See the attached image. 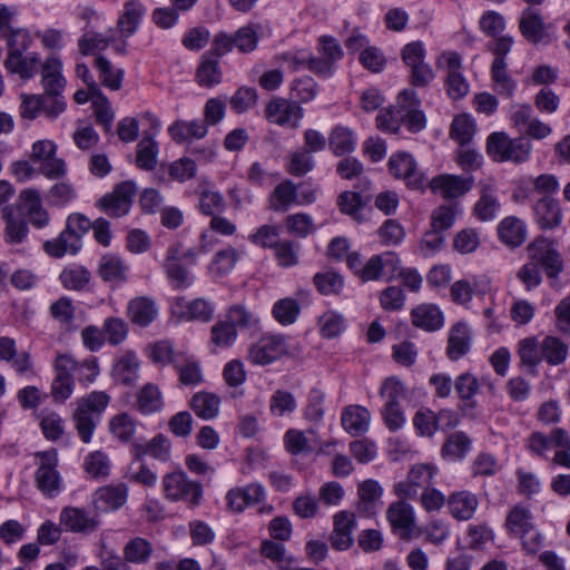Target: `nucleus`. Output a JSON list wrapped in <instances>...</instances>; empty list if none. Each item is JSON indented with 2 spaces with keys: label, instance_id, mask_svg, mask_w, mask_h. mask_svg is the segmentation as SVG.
Wrapping results in <instances>:
<instances>
[{
  "label": "nucleus",
  "instance_id": "obj_1",
  "mask_svg": "<svg viewBox=\"0 0 570 570\" xmlns=\"http://www.w3.org/2000/svg\"><path fill=\"white\" fill-rule=\"evenodd\" d=\"M109 402L110 396L104 391H92L75 402L76 407L72 419L82 442H90L100 416Z\"/></svg>",
  "mask_w": 570,
  "mask_h": 570
},
{
  "label": "nucleus",
  "instance_id": "obj_2",
  "mask_svg": "<svg viewBox=\"0 0 570 570\" xmlns=\"http://www.w3.org/2000/svg\"><path fill=\"white\" fill-rule=\"evenodd\" d=\"M91 229V222L80 213L70 214L65 229L58 237L43 244L45 252L53 258H61L67 254L75 255L81 248V238Z\"/></svg>",
  "mask_w": 570,
  "mask_h": 570
},
{
  "label": "nucleus",
  "instance_id": "obj_3",
  "mask_svg": "<svg viewBox=\"0 0 570 570\" xmlns=\"http://www.w3.org/2000/svg\"><path fill=\"white\" fill-rule=\"evenodd\" d=\"M487 149L495 161L522 164L529 160L532 144L522 136L511 139L505 132H493L488 137Z\"/></svg>",
  "mask_w": 570,
  "mask_h": 570
},
{
  "label": "nucleus",
  "instance_id": "obj_4",
  "mask_svg": "<svg viewBox=\"0 0 570 570\" xmlns=\"http://www.w3.org/2000/svg\"><path fill=\"white\" fill-rule=\"evenodd\" d=\"M161 484L167 500L173 502L185 501L193 508L199 505L203 487L199 482L190 480L184 471L177 470L166 473L163 476Z\"/></svg>",
  "mask_w": 570,
  "mask_h": 570
},
{
  "label": "nucleus",
  "instance_id": "obj_5",
  "mask_svg": "<svg viewBox=\"0 0 570 570\" xmlns=\"http://www.w3.org/2000/svg\"><path fill=\"white\" fill-rule=\"evenodd\" d=\"M37 470L35 484L47 498L58 495L61 490V476L58 471V453L55 449L37 452L35 454Z\"/></svg>",
  "mask_w": 570,
  "mask_h": 570
},
{
  "label": "nucleus",
  "instance_id": "obj_6",
  "mask_svg": "<svg viewBox=\"0 0 570 570\" xmlns=\"http://www.w3.org/2000/svg\"><path fill=\"white\" fill-rule=\"evenodd\" d=\"M530 262L541 266L549 278H557L563 269V261L553 242L538 237L527 247Z\"/></svg>",
  "mask_w": 570,
  "mask_h": 570
},
{
  "label": "nucleus",
  "instance_id": "obj_7",
  "mask_svg": "<svg viewBox=\"0 0 570 570\" xmlns=\"http://www.w3.org/2000/svg\"><path fill=\"white\" fill-rule=\"evenodd\" d=\"M436 66L448 71L445 86L448 95L454 99H461L469 92V82L461 72L462 58L455 51L442 52L436 59Z\"/></svg>",
  "mask_w": 570,
  "mask_h": 570
},
{
  "label": "nucleus",
  "instance_id": "obj_8",
  "mask_svg": "<svg viewBox=\"0 0 570 570\" xmlns=\"http://www.w3.org/2000/svg\"><path fill=\"white\" fill-rule=\"evenodd\" d=\"M288 353V344L283 335H265L253 343L248 350V360L265 366Z\"/></svg>",
  "mask_w": 570,
  "mask_h": 570
},
{
  "label": "nucleus",
  "instance_id": "obj_9",
  "mask_svg": "<svg viewBox=\"0 0 570 570\" xmlns=\"http://www.w3.org/2000/svg\"><path fill=\"white\" fill-rule=\"evenodd\" d=\"M137 191L131 180L118 184L115 189L98 200L99 208L114 218L125 216L129 213L132 197Z\"/></svg>",
  "mask_w": 570,
  "mask_h": 570
},
{
  "label": "nucleus",
  "instance_id": "obj_10",
  "mask_svg": "<svg viewBox=\"0 0 570 570\" xmlns=\"http://www.w3.org/2000/svg\"><path fill=\"white\" fill-rule=\"evenodd\" d=\"M265 498V488L259 482L232 488L225 495L227 509L233 513H242L248 507L259 504Z\"/></svg>",
  "mask_w": 570,
  "mask_h": 570
},
{
  "label": "nucleus",
  "instance_id": "obj_11",
  "mask_svg": "<svg viewBox=\"0 0 570 570\" xmlns=\"http://www.w3.org/2000/svg\"><path fill=\"white\" fill-rule=\"evenodd\" d=\"M265 116L272 124L297 128L304 116V110L297 101L287 100L285 98H274L267 104Z\"/></svg>",
  "mask_w": 570,
  "mask_h": 570
},
{
  "label": "nucleus",
  "instance_id": "obj_12",
  "mask_svg": "<svg viewBox=\"0 0 570 570\" xmlns=\"http://www.w3.org/2000/svg\"><path fill=\"white\" fill-rule=\"evenodd\" d=\"M70 354H57L53 362L56 376L51 383V395L56 402L63 403L68 400L75 387V379L70 374L73 370Z\"/></svg>",
  "mask_w": 570,
  "mask_h": 570
},
{
  "label": "nucleus",
  "instance_id": "obj_13",
  "mask_svg": "<svg viewBox=\"0 0 570 570\" xmlns=\"http://www.w3.org/2000/svg\"><path fill=\"white\" fill-rule=\"evenodd\" d=\"M181 248L179 242L171 244L163 263L165 274L176 289H185L194 283V276L181 265Z\"/></svg>",
  "mask_w": 570,
  "mask_h": 570
},
{
  "label": "nucleus",
  "instance_id": "obj_14",
  "mask_svg": "<svg viewBox=\"0 0 570 570\" xmlns=\"http://www.w3.org/2000/svg\"><path fill=\"white\" fill-rule=\"evenodd\" d=\"M389 167L391 174L395 178L404 179L409 187L414 189L423 187L425 176L417 170L416 163L411 154L403 151L392 155L389 160Z\"/></svg>",
  "mask_w": 570,
  "mask_h": 570
},
{
  "label": "nucleus",
  "instance_id": "obj_15",
  "mask_svg": "<svg viewBox=\"0 0 570 570\" xmlns=\"http://www.w3.org/2000/svg\"><path fill=\"white\" fill-rule=\"evenodd\" d=\"M387 521L392 530L403 540H409L415 524L414 509L403 500L390 504L386 511Z\"/></svg>",
  "mask_w": 570,
  "mask_h": 570
},
{
  "label": "nucleus",
  "instance_id": "obj_16",
  "mask_svg": "<svg viewBox=\"0 0 570 570\" xmlns=\"http://www.w3.org/2000/svg\"><path fill=\"white\" fill-rule=\"evenodd\" d=\"M519 30L525 40L533 45H549L551 37L540 12L532 8L522 11L519 20Z\"/></svg>",
  "mask_w": 570,
  "mask_h": 570
},
{
  "label": "nucleus",
  "instance_id": "obj_17",
  "mask_svg": "<svg viewBox=\"0 0 570 570\" xmlns=\"http://www.w3.org/2000/svg\"><path fill=\"white\" fill-rule=\"evenodd\" d=\"M334 529L330 541L332 547L338 551L347 550L354 542L353 531L356 529V518L353 512L340 511L333 517Z\"/></svg>",
  "mask_w": 570,
  "mask_h": 570
},
{
  "label": "nucleus",
  "instance_id": "obj_18",
  "mask_svg": "<svg viewBox=\"0 0 570 570\" xmlns=\"http://www.w3.org/2000/svg\"><path fill=\"white\" fill-rule=\"evenodd\" d=\"M504 528L510 535L519 539L532 533L535 525L530 507L525 503L513 505L507 514Z\"/></svg>",
  "mask_w": 570,
  "mask_h": 570
},
{
  "label": "nucleus",
  "instance_id": "obj_19",
  "mask_svg": "<svg viewBox=\"0 0 570 570\" xmlns=\"http://www.w3.org/2000/svg\"><path fill=\"white\" fill-rule=\"evenodd\" d=\"M429 185L433 193H439L445 199H452L471 190L473 178L445 174L434 177Z\"/></svg>",
  "mask_w": 570,
  "mask_h": 570
},
{
  "label": "nucleus",
  "instance_id": "obj_20",
  "mask_svg": "<svg viewBox=\"0 0 570 570\" xmlns=\"http://www.w3.org/2000/svg\"><path fill=\"white\" fill-rule=\"evenodd\" d=\"M128 499V487L125 483L108 484L97 489L92 494V503L97 510L115 511L125 505Z\"/></svg>",
  "mask_w": 570,
  "mask_h": 570
},
{
  "label": "nucleus",
  "instance_id": "obj_21",
  "mask_svg": "<svg viewBox=\"0 0 570 570\" xmlns=\"http://www.w3.org/2000/svg\"><path fill=\"white\" fill-rule=\"evenodd\" d=\"M451 411H440L435 414L431 410L417 411L413 417V424L422 436H432L439 429L451 428L456 424L452 422Z\"/></svg>",
  "mask_w": 570,
  "mask_h": 570
},
{
  "label": "nucleus",
  "instance_id": "obj_22",
  "mask_svg": "<svg viewBox=\"0 0 570 570\" xmlns=\"http://www.w3.org/2000/svg\"><path fill=\"white\" fill-rule=\"evenodd\" d=\"M18 207L29 217L36 228H42L49 223V214L41 205L39 191L32 188L23 189L19 195Z\"/></svg>",
  "mask_w": 570,
  "mask_h": 570
},
{
  "label": "nucleus",
  "instance_id": "obj_23",
  "mask_svg": "<svg viewBox=\"0 0 570 570\" xmlns=\"http://www.w3.org/2000/svg\"><path fill=\"white\" fill-rule=\"evenodd\" d=\"M534 219L541 229H554L563 218L560 204L550 196H543L533 206Z\"/></svg>",
  "mask_w": 570,
  "mask_h": 570
},
{
  "label": "nucleus",
  "instance_id": "obj_24",
  "mask_svg": "<svg viewBox=\"0 0 570 570\" xmlns=\"http://www.w3.org/2000/svg\"><path fill=\"white\" fill-rule=\"evenodd\" d=\"M478 507V497L466 490L453 492L448 498L449 512L459 521L471 520Z\"/></svg>",
  "mask_w": 570,
  "mask_h": 570
},
{
  "label": "nucleus",
  "instance_id": "obj_25",
  "mask_svg": "<svg viewBox=\"0 0 570 570\" xmlns=\"http://www.w3.org/2000/svg\"><path fill=\"white\" fill-rule=\"evenodd\" d=\"M60 525L69 532H91L97 529V521L80 508L66 507L60 512Z\"/></svg>",
  "mask_w": 570,
  "mask_h": 570
},
{
  "label": "nucleus",
  "instance_id": "obj_26",
  "mask_svg": "<svg viewBox=\"0 0 570 570\" xmlns=\"http://www.w3.org/2000/svg\"><path fill=\"white\" fill-rule=\"evenodd\" d=\"M472 332L465 323L454 324L449 333L446 355L451 361L462 358L471 348Z\"/></svg>",
  "mask_w": 570,
  "mask_h": 570
},
{
  "label": "nucleus",
  "instance_id": "obj_27",
  "mask_svg": "<svg viewBox=\"0 0 570 570\" xmlns=\"http://www.w3.org/2000/svg\"><path fill=\"white\" fill-rule=\"evenodd\" d=\"M207 125L202 119H178L168 127L169 136L178 144L190 142L194 139H202L207 135Z\"/></svg>",
  "mask_w": 570,
  "mask_h": 570
},
{
  "label": "nucleus",
  "instance_id": "obj_28",
  "mask_svg": "<svg viewBox=\"0 0 570 570\" xmlns=\"http://www.w3.org/2000/svg\"><path fill=\"white\" fill-rule=\"evenodd\" d=\"M370 422V411L361 405H348L343 410L341 415L343 429L352 436H358L367 432Z\"/></svg>",
  "mask_w": 570,
  "mask_h": 570
},
{
  "label": "nucleus",
  "instance_id": "obj_29",
  "mask_svg": "<svg viewBox=\"0 0 570 570\" xmlns=\"http://www.w3.org/2000/svg\"><path fill=\"white\" fill-rule=\"evenodd\" d=\"M500 240L510 248L520 247L527 239V226L515 216H508L498 225Z\"/></svg>",
  "mask_w": 570,
  "mask_h": 570
},
{
  "label": "nucleus",
  "instance_id": "obj_30",
  "mask_svg": "<svg viewBox=\"0 0 570 570\" xmlns=\"http://www.w3.org/2000/svg\"><path fill=\"white\" fill-rule=\"evenodd\" d=\"M127 312L130 321L140 327H146L151 324L158 315L155 301L147 296H139L131 299L128 304Z\"/></svg>",
  "mask_w": 570,
  "mask_h": 570
},
{
  "label": "nucleus",
  "instance_id": "obj_31",
  "mask_svg": "<svg viewBox=\"0 0 570 570\" xmlns=\"http://www.w3.org/2000/svg\"><path fill=\"white\" fill-rule=\"evenodd\" d=\"M145 12L144 4L138 0H130L125 3L124 12L117 22L118 31L122 38L127 39L136 33Z\"/></svg>",
  "mask_w": 570,
  "mask_h": 570
},
{
  "label": "nucleus",
  "instance_id": "obj_32",
  "mask_svg": "<svg viewBox=\"0 0 570 570\" xmlns=\"http://www.w3.org/2000/svg\"><path fill=\"white\" fill-rule=\"evenodd\" d=\"M382 494L383 489L377 481L368 479L361 482L357 487V510L366 515L375 514Z\"/></svg>",
  "mask_w": 570,
  "mask_h": 570
},
{
  "label": "nucleus",
  "instance_id": "obj_33",
  "mask_svg": "<svg viewBox=\"0 0 570 570\" xmlns=\"http://www.w3.org/2000/svg\"><path fill=\"white\" fill-rule=\"evenodd\" d=\"M62 63L56 57L48 58L42 65V86L43 95H61L66 86V80L61 75Z\"/></svg>",
  "mask_w": 570,
  "mask_h": 570
},
{
  "label": "nucleus",
  "instance_id": "obj_34",
  "mask_svg": "<svg viewBox=\"0 0 570 570\" xmlns=\"http://www.w3.org/2000/svg\"><path fill=\"white\" fill-rule=\"evenodd\" d=\"M128 266L121 257L114 254L104 255L98 265V274L104 282L121 284L127 281Z\"/></svg>",
  "mask_w": 570,
  "mask_h": 570
},
{
  "label": "nucleus",
  "instance_id": "obj_35",
  "mask_svg": "<svg viewBox=\"0 0 570 570\" xmlns=\"http://www.w3.org/2000/svg\"><path fill=\"white\" fill-rule=\"evenodd\" d=\"M269 208L274 212H287L292 205H301L297 186L289 179L275 187L268 198Z\"/></svg>",
  "mask_w": 570,
  "mask_h": 570
},
{
  "label": "nucleus",
  "instance_id": "obj_36",
  "mask_svg": "<svg viewBox=\"0 0 570 570\" xmlns=\"http://www.w3.org/2000/svg\"><path fill=\"white\" fill-rule=\"evenodd\" d=\"M196 82L204 88H212L223 80V71L219 59L204 53L196 70Z\"/></svg>",
  "mask_w": 570,
  "mask_h": 570
},
{
  "label": "nucleus",
  "instance_id": "obj_37",
  "mask_svg": "<svg viewBox=\"0 0 570 570\" xmlns=\"http://www.w3.org/2000/svg\"><path fill=\"white\" fill-rule=\"evenodd\" d=\"M412 323L426 332H434L443 326V315L438 306L422 304L412 309Z\"/></svg>",
  "mask_w": 570,
  "mask_h": 570
},
{
  "label": "nucleus",
  "instance_id": "obj_38",
  "mask_svg": "<svg viewBox=\"0 0 570 570\" xmlns=\"http://www.w3.org/2000/svg\"><path fill=\"white\" fill-rule=\"evenodd\" d=\"M520 365L530 375H537V366L542 361L541 344L534 337H525L518 344Z\"/></svg>",
  "mask_w": 570,
  "mask_h": 570
},
{
  "label": "nucleus",
  "instance_id": "obj_39",
  "mask_svg": "<svg viewBox=\"0 0 570 570\" xmlns=\"http://www.w3.org/2000/svg\"><path fill=\"white\" fill-rule=\"evenodd\" d=\"M136 405L144 415L160 412L164 407L163 393L157 385L147 383L137 393Z\"/></svg>",
  "mask_w": 570,
  "mask_h": 570
},
{
  "label": "nucleus",
  "instance_id": "obj_40",
  "mask_svg": "<svg viewBox=\"0 0 570 570\" xmlns=\"http://www.w3.org/2000/svg\"><path fill=\"white\" fill-rule=\"evenodd\" d=\"M500 202L497 198L495 189L491 185H484L480 191V198L474 205V215L481 222H489L495 218L500 210Z\"/></svg>",
  "mask_w": 570,
  "mask_h": 570
},
{
  "label": "nucleus",
  "instance_id": "obj_41",
  "mask_svg": "<svg viewBox=\"0 0 570 570\" xmlns=\"http://www.w3.org/2000/svg\"><path fill=\"white\" fill-rule=\"evenodd\" d=\"M328 147L337 157L353 153L356 147L354 132L347 127L335 126L328 136Z\"/></svg>",
  "mask_w": 570,
  "mask_h": 570
},
{
  "label": "nucleus",
  "instance_id": "obj_42",
  "mask_svg": "<svg viewBox=\"0 0 570 570\" xmlns=\"http://www.w3.org/2000/svg\"><path fill=\"white\" fill-rule=\"evenodd\" d=\"M40 62L38 55L23 56V53L8 55L4 60L6 69L11 72L19 75L21 79H31L37 70Z\"/></svg>",
  "mask_w": 570,
  "mask_h": 570
},
{
  "label": "nucleus",
  "instance_id": "obj_43",
  "mask_svg": "<svg viewBox=\"0 0 570 570\" xmlns=\"http://www.w3.org/2000/svg\"><path fill=\"white\" fill-rule=\"evenodd\" d=\"M400 259L393 253H384L373 256L362 269L363 281H374L383 275V271L387 267L394 274L397 271Z\"/></svg>",
  "mask_w": 570,
  "mask_h": 570
},
{
  "label": "nucleus",
  "instance_id": "obj_44",
  "mask_svg": "<svg viewBox=\"0 0 570 570\" xmlns=\"http://www.w3.org/2000/svg\"><path fill=\"white\" fill-rule=\"evenodd\" d=\"M95 68L101 83L109 90H119L122 86L125 71L120 68H114L111 62L104 56L95 58Z\"/></svg>",
  "mask_w": 570,
  "mask_h": 570
},
{
  "label": "nucleus",
  "instance_id": "obj_45",
  "mask_svg": "<svg viewBox=\"0 0 570 570\" xmlns=\"http://www.w3.org/2000/svg\"><path fill=\"white\" fill-rule=\"evenodd\" d=\"M139 361L135 353L128 352L120 357L112 368L115 380L124 385H131L138 379Z\"/></svg>",
  "mask_w": 570,
  "mask_h": 570
},
{
  "label": "nucleus",
  "instance_id": "obj_46",
  "mask_svg": "<svg viewBox=\"0 0 570 570\" xmlns=\"http://www.w3.org/2000/svg\"><path fill=\"white\" fill-rule=\"evenodd\" d=\"M220 399L207 392L196 393L190 400V407L203 420H212L219 413Z\"/></svg>",
  "mask_w": 570,
  "mask_h": 570
},
{
  "label": "nucleus",
  "instance_id": "obj_47",
  "mask_svg": "<svg viewBox=\"0 0 570 570\" xmlns=\"http://www.w3.org/2000/svg\"><path fill=\"white\" fill-rule=\"evenodd\" d=\"M2 218L6 220V239L10 244H20L28 235V225L23 219L16 218L12 206L1 208Z\"/></svg>",
  "mask_w": 570,
  "mask_h": 570
},
{
  "label": "nucleus",
  "instance_id": "obj_48",
  "mask_svg": "<svg viewBox=\"0 0 570 570\" xmlns=\"http://www.w3.org/2000/svg\"><path fill=\"white\" fill-rule=\"evenodd\" d=\"M158 153L157 141L146 134L137 145L136 165L144 170H153L157 165Z\"/></svg>",
  "mask_w": 570,
  "mask_h": 570
},
{
  "label": "nucleus",
  "instance_id": "obj_49",
  "mask_svg": "<svg viewBox=\"0 0 570 570\" xmlns=\"http://www.w3.org/2000/svg\"><path fill=\"white\" fill-rule=\"evenodd\" d=\"M151 553V543L139 537L129 540L124 547V557L129 563L145 564L149 561Z\"/></svg>",
  "mask_w": 570,
  "mask_h": 570
},
{
  "label": "nucleus",
  "instance_id": "obj_50",
  "mask_svg": "<svg viewBox=\"0 0 570 570\" xmlns=\"http://www.w3.org/2000/svg\"><path fill=\"white\" fill-rule=\"evenodd\" d=\"M111 41V38L96 32L86 26L81 37L78 39V49L82 56H88L95 51L105 50Z\"/></svg>",
  "mask_w": 570,
  "mask_h": 570
},
{
  "label": "nucleus",
  "instance_id": "obj_51",
  "mask_svg": "<svg viewBox=\"0 0 570 570\" xmlns=\"http://www.w3.org/2000/svg\"><path fill=\"white\" fill-rule=\"evenodd\" d=\"M454 389L459 397L466 402L462 407L464 412L475 407V402L472 401V397L479 391V382L474 375L470 373L459 375L454 382Z\"/></svg>",
  "mask_w": 570,
  "mask_h": 570
},
{
  "label": "nucleus",
  "instance_id": "obj_52",
  "mask_svg": "<svg viewBox=\"0 0 570 570\" xmlns=\"http://www.w3.org/2000/svg\"><path fill=\"white\" fill-rule=\"evenodd\" d=\"M471 441L463 432L452 433L442 446V455L450 460H461L470 451Z\"/></svg>",
  "mask_w": 570,
  "mask_h": 570
},
{
  "label": "nucleus",
  "instance_id": "obj_53",
  "mask_svg": "<svg viewBox=\"0 0 570 570\" xmlns=\"http://www.w3.org/2000/svg\"><path fill=\"white\" fill-rule=\"evenodd\" d=\"M239 255L234 247L224 248L214 255L208 271L215 276H225L235 267Z\"/></svg>",
  "mask_w": 570,
  "mask_h": 570
},
{
  "label": "nucleus",
  "instance_id": "obj_54",
  "mask_svg": "<svg viewBox=\"0 0 570 570\" xmlns=\"http://www.w3.org/2000/svg\"><path fill=\"white\" fill-rule=\"evenodd\" d=\"M542 360L544 358L550 365L562 364L568 356V345L560 338L547 336L541 343Z\"/></svg>",
  "mask_w": 570,
  "mask_h": 570
},
{
  "label": "nucleus",
  "instance_id": "obj_55",
  "mask_svg": "<svg viewBox=\"0 0 570 570\" xmlns=\"http://www.w3.org/2000/svg\"><path fill=\"white\" fill-rule=\"evenodd\" d=\"M507 67V62H501V60L492 62L491 76L495 85V91L500 96L511 98L515 89V82L509 76Z\"/></svg>",
  "mask_w": 570,
  "mask_h": 570
},
{
  "label": "nucleus",
  "instance_id": "obj_56",
  "mask_svg": "<svg viewBox=\"0 0 570 570\" xmlns=\"http://www.w3.org/2000/svg\"><path fill=\"white\" fill-rule=\"evenodd\" d=\"M171 444L164 434H157L146 445H138V455H150L156 460L166 462L170 458Z\"/></svg>",
  "mask_w": 570,
  "mask_h": 570
},
{
  "label": "nucleus",
  "instance_id": "obj_57",
  "mask_svg": "<svg viewBox=\"0 0 570 570\" xmlns=\"http://www.w3.org/2000/svg\"><path fill=\"white\" fill-rule=\"evenodd\" d=\"M83 470L90 478H107L110 473L107 454L101 451L90 452L83 460Z\"/></svg>",
  "mask_w": 570,
  "mask_h": 570
},
{
  "label": "nucleus",
  "instance_id": "obj_58",
  "mask_svg": "<svg viewBox=\"0 0 570 570\" xmlns=\"http://www.w3.org/2000/svg\"><path fill=\"white\" fill-rule=\"evenodd\" d=\"M1 37L6 39L8 55L23 53L32 43L30 32L24 28L11 27Z\"/></svg>",
  "mask_w": 570,
  "mask_h": 570
},
{
  "label": "nucleus",
  "instance_id": "obj_59",
  "mask_svg": "<svg viewBox=\"0 0 570 570\" xmlns=\"http://www.w3.org/2000/svg\"><path fill=\"white\" fill-rule=\"evenodd\" d=\"M71 362L75 368L70 371V374L72 375L73 379H77L79 383L86 385L90 384L99 375L98 361L94 356L86 358L82 362H78L71 355Z\"/></svg>",
  "mask_w": 570,
  "mask_h": 570
},
{
  "label": "nucleus",
  "instance_id": "obj_60",
  "mask_svg": "<svg viewBox=\"0 0 570 570\" xmlns=\"http://www.w3.org/2000/svg\"><path fill=\"white\" fill-rule=\"evenodd\" d=\"M109 428L117 439L129 442L136 433L137 421L129 414L121 413L111 419Z\"/></svg>",
  "mask_w": 570,
  "mask_h": 570
},
{
  "label": "nucleus",
  "instance_id": "obj_61",
  "mask_svg": "<svg viewBox=\"0 0 570 570\" xmlns=\"http://www.w3.org/2000/svg\"><path fill=\"white\" fill-rule=\"evenodd\" d=\"M90 272L82 266L66 268L60 274V281L67 289L80 291L90 282Z\"/></svg>",
  "mask_w": 570,
  "mask_h": 570
},
{
  "label": "nucleus",
  "instance_id": "obj_62",
  "mask_svg": "<svg viewBox=\"0 0 570 570\" xmlns=\"http://www.w3.org/2000/svg\"><path fill=\"white\" fill-rule=\"evenodd\" d=\"M149 357L158 366H166L168 364H176L179 360L175 355L174 346L170 341L161 340L149 346Z\"/></svg>",
  "mask_w": 570,
  "mask_h": 570
},
{
  "label": "nucleus",
  "instance_id": "obj_63",
  "mask_svg": "<svg viewBox=\"0 0 570 570\" xmlns=\"http://www.w3.org/2000/svg\"><path fill=\"white\" fill-rule=\"evenodd\" d=\"M475 134L473 120L466 115L456 116L451 125V138L461 146L469 144Z\"/></svg>",
  "mask_w": 570,
  "mask_h": 570
},
{
  "label": "nucleus",
  "instance_id": "obj_64",
  "mask_svg": "<svg viewBox=\"0 0 570 570\" xmlns=\"http://www.w3.org/2000/svg\"><path fill=\"white\" fill-rule=\"evenodd\" d=\"M298 303L291 297L277 301L273 306V315L282 325L293 324L299 314Z\"/></svg>",
  "mask_w": 570,
  "mask_h": 570
}]
</instances>
